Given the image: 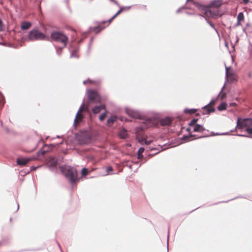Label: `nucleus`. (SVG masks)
<instances>
[{
  "label": "nucleus",
  "instance_id": "obj_1",
  "mask_svg": "<svg viewBox=\"0 0 252 252\" xmlns=\"http://www.w3.org/2000/svg\"><path fill=\"white\" fill-rule=\"evenodd\" d=\"M236 129L241 132L245 131L247 135H240L250 137L252 135V119L251 118H238L237 121Z\"/></svg>",
  "mask_w": 252,
  "mask_h": 252
},
{
  "label": "nucleus",
  "instance_id": "obj_2",
  "mask_svg": "<svg viewBox=\"0 0 252 252\" xmlns=\"http://www.w3.org/2000/svg\"><path fill=\"white\" fill-rule=\"evenodd\" d=\"M222 4L221 0H216L212 2L210 5L203 8L204 14L206 17L214 18L219 14L218 8Z\"/></svg>",
  "mask_w": 252,
  "mask_h": 252
},
{
  "label": "nucleus",
  "instance_id": "obj_3",
  "mask_svg": "<svg viewBox=\"0 0 252 252\" xmlns=\"http://www.w3.org/2000/svg\"><path fill=\"white\" fill-rule=\"evenodd\" d=\"M63 174L67 178L71 184H74L79 180L78 173L76 169L70 166L65 167L62 169Z\"/></svg>",
  "mask_w": 252,
  "mask_h": 252
},
{
  "label": "nucleus",
  "instance_id": "obj_4",
  "mask_svg": "<svg viewBox=\"0 0 252 252\" xmlns=\"http://www.w3.org/2000/svg\"><path fill=\"white\" fill-rule=\"evenodd\" d=\"M50 38L52 40L61 43L63 47H65L68 38L63 33L60 32H53L51 33Z\"/></svg>",
  "mask_w": 252,
  "mask_h": 252
},
{
  "label": "nucleus",
  "instance_id": "obj_5",
  "mask_svg": "<svg viewBox=\"0 0 252 252\" xmlns=\"http://www.w3.org/2000/svg\"><path fill=\"white\" fill-rule=\"evenodd\" d=\"M28 37L29 39L31 41L43 40L48 38L45 34L37 29H33L30 31Z\"/></svg>",
  "mask_w": 252,
  "mask_h": 252
},
{
  "label": "nucleus",
  "instance_id": "obj_6",
  "mask_svg": "<svg viewBox=\"0 0 252 252\" xmlns=\"http://www.w3.org/2000/svg\"><path fill=\"white\" fill-rule=\"evenodd\" d=\"M89 101L88 103L93 101L94 103H100L101 102V97L98 92L93 90H90L87 92Z\"/></svg>",
  "mask_w": 252,
  "mask_h": 252
},
{
  "label": "nucleus",
  "instance_id": "obj_7",
  "mask_svg": "<svg viewBox=\"0 0 252 252\" xmlns=\"http://www.w3.org/2000/svg\"><path fill=\"white\" fill-rule=\"evenodd\" d=\"M148 127V126H147L146 124H144L143 126H140V127H138L137 128L136 131V135H137V138L138 139L139 142L141 143V144H143L144 143L146 145H149L151 142H152V140H147L146 139L147 136L145 135H143L141 137H140V134L139 133V129H140L141 130H143L145 128H147Z\"/></svg>",
  "mask_w": 252,
  "mask_h": 252
},
{
  "label": "nucleus",
  "instance_id": "obj_8",
  "mask_svg": "<svg viewBox=\"0 0 252 252\" xmlns=\"http://www.w3.org/2000/svg\"><path fill=\"white\" fill-rule=\"evenodd\" d=\"M216 103V100H212L207 105L202 108L201 113L203 115H208L215 110L214 106Z\"/></svg>",
  "mask_w": 252,
  "mask_h": 252
},
{
  "label": "nucleus",
  "instance_id": "obj_9",
  "mask_svg": "<svg viewBox=\"0 0 252 252\" xmlns=\"http://www.w3.org/2000/svg\"><path fill=\"white\" fill-rule=\"evenodd\" d=\"M35 159H37V158H18L17 160V162L18 164L20 165H26L30 161L32 160H34Z\"/></svg>",
  "mask_w": 252,
  "mask_h": 252
},
{
  "label": "nucleus",
  "instance_id": "obj_10",
  "mask_svg": "<svg viewBox=\"0 0 252 252\" xmlns=\"http://www.w3.org/2000/svg\"><path fill=\"white\" fill-rule=\"evenodd\" d=\"M47 164L50 167H55L57 164V159L54 157H50Z\"/></svg>",
  "mask_w": 252,
  "mask_h": 252
},
{
  "label": "nucleus",
  "instance_id": "obj_11",
  "mask_svg": "<svg viewBox=\"0 0 252 252\" xmlns=\"http://www.w3.org/2000/svg\"><path fill=\"white\" fill-rule=\"evenodd\" d=\"M105 109V106L104 105H101L100 106H95L92 109L93 113L96 114L99 113L101 110Z\"/></svg>",
  "mask_w": 252,
  "mask_h": 252
},
{
  "label": "nucleus",
  "instance_id": "obj_12",
  "mask_svg": "<svg viewBox=\"0 0 252 252\" xmlns=\"http://www.w3.org/2000/svg\"><path fill=\"white\" fill-rule=\"evenodd\" d=\"M127 114L130 117L136 118V119H139L140 118V115L136 112L130 110H126Z\"/></svg>",
  "mask_w": 252,
  "mask_h": 252
},
{
  "label": "nucleus",
  "instance_id": "obj_13",
  "mask_svg": "<svg viewBox=\"0 0 252 252\" xmlns=\"http://www.w3.org/2000/svg\"><path fill=\"white\" fill-rule=\"evenodd\" d=\"M193 130L194 132H203L205 130V128L202 126L197 124L194 126Z\"/></svg>",
  "mask_w": 252,
  "mask_h": 252
},
{
  "label": "nucleus",
  "instance_id": "obj_14",
  "mask_svg": "<svg viewBox=\"0 0 252 252\" xmlns=\"http://www.w3.org/2000/svg\"><path fill=\"white\" fill-rule=\"evenodd\" d=\"M83 118V116L82 114H77L76 115L75 119L74 120V125L75 126H77L82 121Z\"/></svg>",
  "mask_w": 252,
  "mask_h": 252
},
{
  "label": "nucleus",
  "instance_id": "obj_15",
  "mask_svg": "<svg viewBox=\"0 0 252 252\" xmlns=\"http://www.w3.org/2000/svg\"><path fill=\"white\" fill-rule=\"evenodd\" d=\"M89 104L88 103V104H83L81 107L79 108L77 114H82V112L83 111H85L86 112H89Z\"/></svg>",
  "mask_w": 252,
  "mask_h": 252
},
{
  "label": "nucleus",
  "instance_id": "obj_16",
  "mask_svg": "<svg viewBox=\"0 0 252 252\" xmlns=\"http://www.w3.org/2000/svg\"><path fill=\"white\" fill-rule=\"evenodd\" d=\"M89 104L88 103V104H83L81 107L79 108L77 114H82V112L83 111H85L86 112H89Z\"/></svg>",
  "mask_w": 252,
  "mask_h": 252
},
{
  "label": "nucleus",
  "instance_id": "obj_17",
  "mask_svg": "<svg viewBox=\"0 0 252 252\" xmlns=\"http://www.w3.org/2000/svg\"><path fill=\"white\" fill-rule=\"evenodd\" d=\"M226 75L228 80L232 82L235 80L234 76L228 71V68L226 67Z\"/></svg>",
  "mask_w": 252,
  "mask_h": 252
},
{
  "label": "nucleus",
  "instance_id": "obj_18",
  "mask_svg": "<svg viewBox=\"0 0 252 252\" xmlns=\"http://www.w3.org/2000/svg\"><path fill=\"white\" fill-rule=\"evenodd\" d=\"M171 123V120L169 118H165L160 121V124L163 126H168Z\"/></svg>",
  "mask_w": 252,
  "mask_h": 252
},
{
  "label": "nucleus",
  "instance_id": "obj_19",
  "mask_svg": "<svg viewBox=\"0 0 252 252\" xmlns=\"http://www.w3.org/2000/svg\"><path fill=\"white\" fill-rule=\"evenodd\" d=\"M32 26V24L29 22H24L22 23L21 29L22 30H28Z\"/></svg>",
  "mask_w": 252,
  "mask_h": 252
},
{
  "label": "nucleus",
  "instance_id": "obj_20",
  "mask_svg": "<svg viewBox=\"0 0 252 252\" xmlns=\"http://www.w3.org/2000/svg\"><path fill=\"white\" fill-rule=\"evenodd\" d=\"M127 135V131L125 129H121L119 132V136L121 138H126Z\"/></svg>",
  "mask_w": 252,
  "mask_h": 252
},
{
  "label": "nucleus",
  "instance_id": "obj_21",
  "mask_svg": "<svg viewBox=\"0 0 252 252\" xmlns=\"http://www.w3.org/2000/svg\"><path fill=\"white\" fill-rule=\"evenodd\" d=\"M145 149L143 147H141L139 149L137 152V158L138 159H141L143 158V156L142 155V153L144 152Z\"/></svg>",
  "mask_w": 252,
  "mask_h": 252
},
{
  "label": "nucleus",
  "instance_id": "obj_22",
  "mask_svg": "<svg viewBox=\"0 0 252 252\" xmlns=\"http://www.w3.org/2000/svg\"><path fill=\"white\" fill-rule=\"evenodd\" d=\"M244 19V16L242 12H240L237 16V25H240L241 22Z\"/></svg>",
  "mask_w": 252,
  "mask_h": 252
},
{
  "label": "nucleus",
  "instance_id": "obj_23",
  "mask_svg": "<svg viewBox=\"0 0 252 252\" xmlns=\"http://www.w3.org/2000/svg\"><path fill=\"white\" fill-rule=\"evenodd\" d=\"M116 120V117L115 116H112L110 118H109L107 120V125L108 126H112Z\"/></svg>",
  "mask_w": 252,
  "mask_h": 252
},
{
  "label": "nucleus",
  "instance_id": "obj_24",
  "mask_svg": "<svg viewBox=\"0 0 252 252\" xmlns=\"http://www.w3.org/2000/svg\"><path fill=\"white\" fill-rule=\"evenodd\" d=\"M123 9V8H121L108 21V25H109L112 20L122 12Z\"/></svg>",
  "mask_w": 252,
  "mask_h": 252
},
{
  "label": "nucleus",
  "instance_id": "obj_25",
  "mask_svg": "<svg viewBox=\"0 0 252 252\" xmlns=\"http://www.w3.org/2000/svg\"><path fill=\"white\" fill-rule=\"evenodd\" d=\"M197 111V109H185L184 110V113L186 114H192L195 113Z\"/></svg>",
  "mask_w": 252,
  "mask_h": 252
},
{
  "label": "nucleus",
  "instance_id": "obj_26",
  "mask_svg": "<svg viewBox=\"0 0 252 252\" xmlns=\"http://www.w3.org/2000/svg\"><path fill=\"white\" fill-rule=\"evenodd\" d=\"M227 105L225 103H221L218 107L219 111H223L226 109Z\"/></svg>",
  "mask_w": 252,
  "mask_h": 252
},
{
  "label": "nucleus",
  "instance_id": "obj_27",
  "mask_svg": "<svg viewBox=\"0 0 252 252\" xmlns=\"http://www.w3.org/2000/svg\"><path fill=\"white\" fill-rule=\"evenodd\" d=\"M198 119H192L189 123V126H194V125H197L196 122H197Z\"/></svg>",
  "mask_w": 252,
  "mask_h": 252
},
{
  "label": "nucleus",
  "instance_id": "obj_28",
  "mask_svg": "<svg viewBox=\"0 0 252 252\" xmlns=\"http://www.w3.org/2000/svg\"><path fill=\"white\" fill-rule=\"evenodd\" d=\"M88 173V170L86 168H84L82 170L81 174L83 176H86Z\"/></svg>",
  "mask_w": 252,
  "mask_h": 252
},
{
  "label": "nucleus",
  "instance_id": "obj_29",
  "mask_svg": "<svg viewBox=\"0 0 252 252\" xmlns=\"http://www.w3.org/2000/svg\"><path fill=\"white\" fill-rule=\"evenodd\" d=\"M106 115H107V112L105 111L104 113H102L99 117V120L100 121H103L105 118H106Z\"/></svg>",
  "mask_w": 252,
  "mask_h": 252
},
{
  "label": "nucleus",
  "instance_id": "obj_30",
  "mask_svg": "<svg viewBox=\"0 0 252 252\" xmlns=\"http://www.w3.org/2000/svg\"><path fill=\"white\" fill-rule=\"evenodd\" d=\"M103 28L101 26H98L95 28V31L96 32H99L101 30H102Z\"/></svg>",
  "mask_w": 252,
  "mask_h": 252
},
{
  "label": "nucleus",
  "instance_id": "obj_31",
  "mask_svg": "<svg viewBox=\"0 0 252 252\" xmlns=\"http://www.w3.org/2000/svg\"><path fill=\"white\" fill-rule=\"evenodd\" d=\"M3 29V24L2 21L0 19V31H2Z\"/></svg>",
  "mask_w": 252,
  "mask_h": 252
},
{
  "label": "nucleus",
  "instance_id": "obj_32",
  "mask_svg": "<svg viewBox=\"0 0 252 252\" xmlns=\"http://www.w3.org/2000/svg\"><path fill=\"white\" fill-rule=\"evenodd\" d=\"M249 51L250 56L251 57H252V44L251 45V46H250V47L249 48Z\"/></svg>",
  "mask_w": 252,
  "mask_h": 252
},
{
  "label": "nucleus",
  "instance_id": "obj_33",
  "mask_svg": "<svg viewBox=\"0 0 252 252\" xmlns=\"http://www.w3.org/2000/svg\"><path fill=\"white\" fill-rule=\"evenodd\" d=\"M113 171V168L111 166H109L108 167L107 169H106V171L107 172V173L108 174L109 172L110 171Z\"/></svg>",
  "mask_w": 252,
  "mask_h": 252
},
{
  "label": "nucleus",
  "instance_id": "obj_34",
  "mask_svg": "<svg viewBox=\"0 0 252 252\" xmlns=\"http://www.w3.org/2000/svg\"><path fill=\"white\" fill-rule=\"evenodd\" d=\"M243 1L245 4H247L249 2V0H243Z\"/></svg>",
  "mask_w": 252,
  "mask_h": 252
},
{
  "label": "nucleus",
  "instance_id": "obj_35",
  "mask_svg": "<svg viewBox=\"0 0 252 252\" xmlns=\"http://www.w3.org/2000/svg\"><path fill=\"white\" fill-rule=\"evenodd\" d=\"M45 153H46V151H42L41 153V154L43 156Z\"/></svg>",
  "mask_w": 252,
  "mask_h": 252
},
{
  "label": "nucleus",
  "instance_id": "obj_36",
  "mask_svg": "<svg viewBox=\"0 0 252 252\" xmlns=\"http://www.w3.org/2000/svg\"><path fill=\"white\" fill-rule=\"evenodd\" d=\"M225 94H223L222 95V96H221V99H222L223 98V97L224 96Z\"/></svg>",
  "mask_w": 252,
  "mask_h": 252
},
{
  "label": "nucleus",
  "instance_id": "obj_37",
  "mask_svg": "<svg viewBox=\"0 0 252 252\" xmlns=\"http://www.w3.org/2000/svg\"><path fill=\"white\" fill-rule=\"evenodd\" d=\"M236 104L235 103H231L230 104V106H234V105H235Z\"/></svg>",
  "mask_w": 252,
  "mask_h": 252
},
{
  "label": "nucleus",
  "instance_id": "obj_38",
  "mask_svg": "<svg viewBox=\"0 0 252 252\" xmlns=\"http://www.w3.org/2000/svg\"><path fill=\"white\" fill-rule=\"evenodd\" d=\"M192 136H193V135H190V136H189V137H187V138L189 139V137H192Z\"/></svg>",
  "mask_w": 252,
  "mask_h": 252
},
{
  "label": "nucleus",
  "instance_id": "obj_39",
  "mask_svg": "<svg viewBox=\"0 0 252 252\" xmlns=\"http://www.w3.org/2000/svg\"><path fill=\"white\" fill-rule=\"evenodd\" d=\"M88 80L87 81H84V84H85L87 82H88Z\"/></svg>",
  "mask_w": 252,
  "mask_h": 252
},
{
  "label": "nucleus",
  "instance_id": "obj_40",
  "mask_svg": "<svg viewBox=\"0 0 252 252\" xmlns=\"http://www.w3.org/2000/svg\"><path fill=\"white\" fill-rule=\"evenodd\" d=\"M210 24L211 26H212V27H213V24H211V23H210Z\"/></svg>",
  "mask_w": 252,
  "mask_h": 252
},
{
  "label": "nucleus",
  "instance_id": "obj_41",
  "mask_svg": "<svg viewBox=\"0 0 252 252\" xmlns=\"http://www.w3.org/2000/svg\"><path fill=\"white\" fill-rule=\"evenodd\" d=\"M199 114L198 113L196 114V116H199Z\"/></svg>",
  "mask_w": 252,
  "mask_h": 252
},
{
  "label": "nucleus",
  "instance_id": "obj_42",
  "mask_svg": "<svg viewBox=\"0 0 252 252\" xmlns=\"http://www.w3.org/2000/svg\"><path fill=\"white\" fill-rule=\"evenodd\" d=\"M112 1H114L116 3H117V2L116 1H115V0H112Z\"/></svg>",
  "mask_w": 252,
  "mask_h": 252
}]
</instances>
